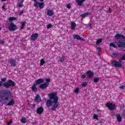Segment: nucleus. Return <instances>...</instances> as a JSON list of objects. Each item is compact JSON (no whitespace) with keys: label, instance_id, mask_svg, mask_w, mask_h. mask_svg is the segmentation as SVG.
Instances as JSON below:
<instances>
[{"label":"nucleus","instance_id":"nucleus-1","mask_svg":"<svg viewBox=\"0 0 125 125\" xmlns=\"http://www.w3.org/2000/svg\"><path fill=\"white\" fill-rule=\"evenodd\" d=\"M57 93L56 92L55 93H51L50 94H49L48 96L49 97L50 99H53V103L54 104L52 107V111H56V109L58 108L59 104H57L58 102V97L56 96Z\"/></svg>","mask_w":125,"mask_h":125},{"label":"nucleus","instance_id":"nucleus-2","mask_svg":"<svg viewBox=\"0 0 125 125\" xmlns=\"http://www.w3.org/2000/svg\"><path fill=\"white\" fill-rule=\"evenodd\" d=\"M11 96V92L9 90H3V91L0 93V101L2 102L5 100H8L9 97Z\"/></svg>","mask_w":125,"mask_h":125},{"label":"nucleus","instance_id":"nucleus-3","mask_svg":"<svg viewBox=\"0 0 125 125\" xmlns=\"http://www.w3.org/2000/svg\"><path fill=\"white\" fill-rule=\"evenodd\" d=\"M3 86L6 88L13 87L14 86H15V82H13L12 80H9L7 83H4Z\"/></svg>","mask_w":125,"mask_h":125},{"label":"nucleus","instance_id":"nucleus-4","mask_svg":"<svg viewBox=\"0 0 125 125\" xmlns=\"http://www.w3.org/2000/svg\"><path fill=\"white\" fill-rule=\"evenodd\" d=\"M116 44L120 48H125V41L119 40L117 42Z\"/></svg>","mask_w":125,"mask_h":125},{"label":"nucleus","instance_id":"nucleus-5","mask_svg":"<svg viewBox=\"0 0 125 125\" xmlns=\"http://www.w3.org/2000/svg\"><path fill=\"white\" fill-rule=\"evenodd\" d=\"M17 28V26H16V25L14 24L13 23H10L9 26V29L11 32L16 31Z\"/></svg>","mask_w":125,"mask_h":125},{"label":"nucleus","instance_id":"nucleus-6","mask_svg":"<svg viewBox=\"0 0 125 125\" xmlns=\"http://www.w3.org/2000/svg\"><path fill=\"white\" fill-rule=\"evenodd\" d=\"M106 106L109 109V110H110L111 111H113V110L115 109V107H116V105L112 103H106Z\"/></svg>","mask_w":125,"mask_h":125},{"label":"nucleus","instance_id":"nucleus-7","mask_svg":"<svg viewBox=\"0 0 125 125\" xmlns=\"http://www.w3.org/2000/svg\"><path fill=\"white\" fill-rule=\"evenodd\" d=\"M43 111L44 109L42 107V106H41L40 107H38L36 110V112L38 115H42L43 113Z\"/></svg>","mask_w":125,"mask_h":125},{"label":"nucleus","instance_id":"nucleus-8","mask_svg":"<svg viewBox=\"0 0 125 125\" xmlns=\"http://www.w3.org/2000/svg\"><path fill=\"white\" fill-rule=\"evenodd\" d=\"M112 64L113 66H114V67H117L118 68H121V67L123 66V64H122V63H119V62L117 61H114L112 62Z\"/></svg>","mask_w":125,"mask_h":125},{"label":"nucleus","instance_id":"nucleus-9","mask_svg":"<svg viewBox=\"0 0 125 125\" xmlns=\"http://www.w3.org/2000/svg\"><path fill=\"white\" fill-rule=\"evenodd\" d=\"M49 85V84L48 83H44L41 84L40 85V88H41V89H45V88L48 87Z\"/></svg>","mask_w":125,"mask_h":125},{"label":"nucleus","instance_id":"nucleus-10","mask_svg":"<svg viewBox=\"0 0 125 125\" xmlns=\"http://www.w3.org/2000/svg\"><path fill=\"white\" fill-rule=\"evenodd\" d=\"M9 62H10L11 67L16 66V64H17V62L15 60L10 59L9 60Z\"/></svg>","mask_w":125,"mask_h":125},{"label":"nucleus","instance_id":"nucleus-11","mask_svg":"<svg viewBox=\"0 0 125 125\" xmlns=\"http://www.w3.org/2000/svg\"><path fill=\"white\" fill-rule=\"evenodd\" d=\"M38 37H39V34L38 33H35L32 34L30 38L31 41H36V40L38 39Z\"/></svg>","mask_w":125,"mask_h":125},{"label":"nucleus","instance_id":"nucleus-12","mask_svg":"<svg viewBox=\"0 0 125 125\" xmlns=\"http://www.w3.org/2000/svg\"><path fill=\"white\" fill-rule=\"evenodd\" d=\"M34 100L35 102L37 103H40V102H42V98H41V96L39 95H37L35 97Z\"/></svg>","mask_w":125,"mask_h":125},{"label":"nucleus","instance_id":"nucleus-13","mask_svg":"<svg viewBox=\"0 0 125 125\" xmlns=\"http://www.w3.org/2000/svg\"><path fill=\"white\" fill-rule=\"evenodd\" d=\"M14 104H15V101L13 99H11L6 105V106H13Z\"/></svg>","mask_w":125,"mask_h":125},{"label":"nucleus","instance_id":"nucleus-14","mask_svg":"<svg viewBox=\"0 0 125 125\" xmlns=\"http://www.w3.org/2000/svg\"><path fill=\"white\" fill-rule=\"evenodd\" d=\"M52 99H49L46 102V105L47 107H50L53 104V102L52 101Z\"/></svg>","mask_w":125,"mask_h":125},{"label":"nucleus","instance_id":"nucleus-15","mask_svg":"<svg viewBox=\"0 0 125 125\" xmlns=\"http://www.w3.org/2000/svg\"><path fill=\"white\" fill-rule=\"evenodd\" d=\"M94 73L91 70H89L87 72V76L89 79H91L93 77Z\"/></svg>","mask_w":125,"mask_h":125},{"label":"nucleus","instance_id":"nucleus-16","mask_svg":"<svg viewBox=\"0 0 125 125\" xmlns=\"http://www.w3.org/2000/svg\"><path fill=\"white\" fill-rule=\"evenodd\" d=\"M92 13L91 12H86L84 14H82L81 15V17H82V18H84L85 17H87L88 16H90L92 15Z\"/></svg>","mask_w":125,"mask_h":125},{"label":"nucleus","instance_id":"nucleus-17","mask_svg":"<svg viewBox=\"0 0 125 125\" xmlns=\"http://www.w3.org/2000/svg\"><path fill=\"white\" fill-rule=\"evenodd\" d=\"M115 39H117V40L119 39H125V36L120 34H117L115 36Z\"/></svg>","mask_w":125,"mask_h":125},{"label":"nucleus","instance_id":"nucleus-18","mask_svg":"<svg viewBox=\"0 0 125 125\" xmlns=\"http://www.w3.org/2000/svg\"><path fill=\"white\" fill-rule=\"evenodd\" d=\"M73 37L76 40H78V41H85L84 39H83V38L81 37V36L78 34L74 35Z\"/></svg>","mask_w":125,"mask_h":125},{"label":"nucleus","instance_id":"nucleus-19","mask_svg":"<svg viewBox=\"0 0 125 125\" xmlns=\"http://www.w3.org/2000/svg\"><path fill=\"white\" fill-rule=\"evenodd\" d=\"M84 1H85V0H76V2L78 3L79 6H82V5H83V2H84Z\"/></svg>","mask_w":125,"mask_h":125},{"label":"nucleus","instance_id":"nucleus-20","mask_svg":"<svg viewBox=\"0 0 125 125\" xmlns=\"http://www.w3.org/2000/svg\"><path fill=\"white\" fill-rule=\"evenodd\" d=\"M43 83V79L42 78H40L35 81V83L37 84H41V83Z\"/></svg>","mask_w":125,"mask_h":125},{"label":"nucleus","instance_id":"nucleus-21","mask_svg":"<svg viewBox=\"0 0 125 125\" xmlns=\"http://www.w3.org/2000/svg\"><path fill=\"white\" fill-rule=\"evenodd\" d=\"M34 1V7H36V8H39L40 6V2L38 1L37 0H33Z\"/></svg>","mask_w":125,"mask_h":125},{"label":"nucleus","instance_id":"nucleus-22","mask_svg":"<svg viewBox=\"0 0 125 125\" xmlns=\"http://www.w3.org/2000/svg\"><path fill=\"white\" fill-rule=\"evenodd\" d=\"M71 29L72 30H74V29H75L76 28V27L77 26V24H76V22H72L71 23Z\"/></svg>","mask_w":125,"mask_h":125},{"label":"nucleus","instance_id":"nucleus-23","mask_svg":"<svg viewBox=\"0 0 125 125\" xmlns=\"http://www.w3.org/2000/svg\"><path fill=\"white\" fill-rule=\"evenodd\" d=\"M31 89L32 91L36 92L37 91V85H36V84H33L31 87Z\"/></svg>","mask_w":125,"mask_h":125},{"label":"nucleus","instance_id":"nucleus-24","mask_svg":"<svg viewBox=\"0 0 125 125\" xmlns=\"http://www.w3.org/2000/svg\"><path fill=\"white\" fill-rule=\"evenodd\" d=\"M54 14V13H53V11H52V10H49L47 11V15L48 16H52Z\"/></svg>","mask_w":125,"mask_h":125},{"label":"nucleus","instance_id":"nucleus-25","mask_svg":"<svg viewBox=\"0 0 125 125\" xmlns=\"http://www.w3.org/2000/svg\"><path fill=\"white\" fill-rule=\"evenodd\" d=\"M119 55V53H117V52L113 53H112V58H117V57H118Z\"/></svg>","mask_w":125,"mask_h":125},{"label":"nucleus","instance_id":"nucleus-26","mask_svg":"<svg viewBox=\"0 0 125 125\" xmlns=\"http://www.w3.org/2000/svg\"><path fill=\"white\" fill-rule=\"evenodd\" d=\"M117 120L118 122H122V116L120 114H117L116 116Z\"/></svg>","mask_w":125,"mask_h":125},{"label":"nucleus","instance_id":"nucleus-27","mask_svg":"<svg viewBox=\"0 0 125 125\" xmlns=\"http://www.w3.org/2000/svg\"><path fill=\"white\" fill-rule=\"evenodd\" d=\"M44 7V2H40L39 3V8L41 9H42Z\"/></svg>","mask_w":125,"mask_h":125},{"label":"nucleus","instance_id":"nucleus-28","mask_svg":"<svg viewBox=\"0 0 125 125\" xmlns=\"http://www.w3.org/2000/svg\"><path fill=\"white\" fill-rule=\"evenodd\" d=\"M125 61V54L123 55L122 58L119 59V61L120 62H122V61Z\"/></svg>","mask_w":125,"mask_h":125},{"label":"nucleus","instance_id":"nucleus-29","mask_svg":"<svg viewBox=\"0 0 125 125\" xmlns=\"http://www.w3.org/2000/svg\"><path fill=\"white\" fill-rule=\"evenodd\" d=\"M65 56H62V57H61L60 59V62H61V63H63V62H65Z\"/></svg>","mask_w":125,"mask_h":125},{"label":"nucleus","instance_id":"nucleus-30","mask_svg":"<svg viewBox=\"0 0 125 125\" xmlns=\"http://www.w3.org/2000/svg\"><path fill=\"white\" fill-rule=\"evenodd\" d=\"M24 27H26V21H24L22 23L21 26V30H23Z\"/></svg>","mask_w":125,"mask_h":125},{"label":"nucleus","instance_id":"nucleus-31","mask_svg":"<svg viewBox=\"0 0 125 125\" xmlns=\"http://www.w3.org/2000/svg\"><path fill=\"white\" fill-rule=\"evenodd\" d=\"M21 123H22V124H26V122H27V120L26 119V118L23 117L21 119Z\"/></svg>","mask_w":125,"mask_h":125},{"label":"nucleus","instance_id":"nucleus-32","mask_svg":"<svg viewBox=\"0 0 125 125\" xmlns=\"http://www.w3.org/2000/svg\"><path fill=\"white\" fill-rule=\"evenodd\" d=\"M45 63V61H44V60L43 59H42L40 61V65L41 66H43V64Z\"/></svg>","mask_w":125,"mask_h":125},{"label":"nucleus","instance_id":"nucleus-33","mask_svg":"<svg viewBox=\"0 0 125 125\" xmlns=\"http://www.w3.org/2000/svg\"><path fill=\"white\" fill-rule=\"evenodd\" d=\"M109 46L112 47H114V48H118V46L117 45H115V44L113 42H111L109 44Z\"/></svg>","mask_w":125,"mask_h":125},{"label":"nucleus","instance_id":"nucleus-34","mask_svg":"<svg viewBox=\"0 0 125 125\" xmlns=\"http://www.w3.org/2000/svg\"><path fill=\"white\" fill-rule=\"evenodd\" d=\"M101 42H102V39L98 40L96 42V44H99V43H101Z\"/></svg>","mask_w":125,"mask_h":125},{"label":"nucleus","instance_id":"nucleus-35","mask_svg":"<svg viewBox=\"0 0 125 125\" xmlns=\"http://www.w3.org/2000/svg\"><path fill=\"white\" fill-rule=\"evenodd\" d=\"M74 92L75 93H79V92H80V88H76L75 90H74Z\"/></svg>","mask_w":125,"mask_h":125},{"label":"nucleus","instance_id":"nucleus-36","mask_svg":"<svg viewBox=\"0 0 125 125\" xmlns=\"http://www.w3.org/2000/svg\"><path fill=\"white\" fill-rule=\"evenodd\" d=\"M98 82H99V78H95L94 79V83H98Z\"/></svg>","mask_w":125,"mask_h":125},{"label":"nucleus","instance_id":"nucleus-37","mask_svg":"<svg viewBox=\"0 0 125 125\" xmlns=\"http://www.w3.org/2000/svg\"><path fill=\"white\" fill-rule=\"evenodd\" d=\"M71 6H72V4L71 3H69L67 5L66 7L68 9H70L71 8Z\"/></svg>","mask_w":125,"mask_h":125},{"label":"nucleus","instance_id":"nucleus-38","mask_svg":"<svg viewBox=\"0 0 125 125\" xmlns=\"http://www.w3.org/2000/svg\"><path fill=\"white\" fill-rule=\"evenodd\" d=\"M93 119L94 120H98V115H97V114H94L93 116Z\"/></svg>","mask_w":125,"mask_h":125},{"label":"nucleus","instance_id":"nucleus-39","mask_svg":"<svg viewBox=\"0 0 125 125\" xmlns=\"http://www.w3.org/2000/svg\"><path fill=\"white\" fill-rule=\"evenodd\" d=\"M16 19L15 17H11L9 19V21H13L14 20H15Z\"/></svg>","mask_w":125,"mask_h":125},{"label":"nucleus","instance_id":"nucleus-40","mask_svg":"<svg viewBox=\"0 0 125 125\" xmlns=\"http://www.w3.org/2000/svg\"><path fill=\"white\" fill-rule=\"evenodd\" d=\"M52 25L51 24H49L47 25V29H50V28H52Z\"/></svg>","mask_w":125,"mask_h":125},{"label":"nucleus","instance_id":"nucleus-41","mask_svg":"<svg viewBox=\"0 0 125 125\" xmlns=\"http://www.w3.org/2000/svg\"><path fill=\"white\" fill-rule=\"evenodd\" d=\"M87 85V83L84 82L82 83V86L85 87Z\"/></svg>","mask_w":125,"mask_h":125},{"label":"nucleus","instance_id":"nucleus-42","mask_svg":"<svg viewBox=\"0 0 125 125\" xmlns=\"http://www.w3.org/2000/svg\"><path fill=\"white\" fill-rule=\"evenodd\" d=\"M24 6V5H23V2H21V4H19V7L21 8V7H23Z\"/></svg>","mask_w":125,"mask_h":125},{"label":"nucleus","instance_id":"nucleus-43","mask_svg":"<svg viewBox=\"0 0 125 125\" xmlns=\"http://www.w3.org/2000/svg\"><path fill=\"white\" fill-rule=\"evenodd\" d=\"M1 82H3V83H5V82H6V78H2L1 79Z\"/></svg>","mask_w":125,"mask_h":125},{"label":"nucleus","instance_id":"nucleus-44","mask_svg":"<svg viewBox=\"0 0 125 125\" xmlns=\"http://www.w3.org/2000/svg\"><path fill=\"white\" fill-rule=\"evenodd\" d=\"M120 89H125V85H122L120 86Z\"/></svg>","mask_w":125,"mask_h":125},{"label":"nucleus","instance_id":"nucleus-45","mask_svg":"<svg viewBox=\"0 0 125 125\" xmlns=\"http://www.w3.org/2000/svg\"><path fill=\"white\" fill-rule=\"evenodd\" d=\"M86 76L85 75H83L81 76V77L82 79H85Z\"/></svg>","mask_w":125,"mask_h":125},{"label":"nucleus","instance_id":"nucleus-46","mask_svg":"<svg viewBox=\"0 0 125 125\" xmlns=\"http://www.w3.org/2000/svg\"><path fill=\"white\" fill-rule=\"evenodd\" d=\"M0 43H1V44H4V41L0 40Z\"/></svg>","mask_w":125,"mask_h":125},{"label":"nucleus","instance_id":"nucleus-47","mask_svg":"<svg viewBox=\"0 0 125 125\" xmlns=\"http://www.w3.org/2000/svg\"><path fill=\"white\" fill-rule=\"evenodd\" d=\"M46 82L47 83H50V79H46Z\"/></svg>","mask_w":125,"mask_h":125},{"label":"nucleus","instance_id":"nucleus-48","mask_svg":"<svg viewBox=\"0 0 125 125\" xmlns=\"http://www.w3.org/2000/svg\"><path fill=\"white\" fill-rule=\"evenodd\" d=\"M24 13V11H21L19 13V15L21 16V15H23V14Z\"/></svg>","mask_w":125,"mask_h":125},{"label":"nucleus","instance_id":"nucleus-49","mask_svg":"<svg viewBox=\"0 0 125 125\" xmlns=\"http://www.w3.org/2000/svg\"><path fill=\"white\" fill-rule=\"evenodd\" d=\"M11 124H12V121L8 122L7 125H11Z\"/></svg>","mask_w":125,"mask_h":125},{"label":"nucleus","instance_id":"nucleus-50","mask_svg":"<svg viewBox=\"0 0 125 125\" xmlns=\"http://www.w3.org/2000/svg\"><path fill=\"white\" fill-rule=\"evenodd\" d=\"M108 10L109 12L112 13V9H111V8H108Z\"/></svg>","mask_w":125,"mask_h":125},{"label":"nucleus","instance_id":"nucleus-51","mask_svg":"<svg viewBox=\"0 0 125 125\" xmlns=\"http://www.w3.org/2000/svg\"><path fill=\"white\" fill-rule=\"evenodd\" d=\"M97 49H98V50L99 51H101V48H100V47H97Z\"/></svg>","mask_w":125,"mask_h":125},{"label":"nucleus","instance_id":"nucleus-52","mask_svg":"<svg viewBox=\"0 0 125 125\" xmlns=\"http://www.w3.org/2000/svg\"><path fill=\"white\" fill-rule=\"evenodd\" d=\"M2 9H3V10H4V9H5V6L3 5V6H2Z\"/></svg>","mask_w":125,"mask_h":125},{"label":"nucleus","instance_id":"nucleus-53","mask_svg":"<svg viewBox=\"0 0 125 125\" xmlns=\"http://www.w3.org/2000/svg\"><path fill=\"white\" fill-rule=\"evenodd\" d=\"M32 107H33L34 108L36 107V104H32Z\"/></svg>","mask_w":125,"mask_h":125},{"label":"nucleus","instance_id":"nucleus-54","mask_svg":"<svg viewBox=\"0 0 125 125\" xmlns=\"http://www.w3.org/2000/svg\"><path fill=\"white\" fill-rule=\"evenodd\" d=\"M2 82L0 81V87L1 86V85H2Z\"/></svg>","mask_w":125,"mask_h":125},{"label":"nucleus","instance_id":"nucleus-55","mask_svg":"<svg viewBox=\"0 0 125 125\" xmlns=\"http://www.w3.org/2000/svg\"><path fill=\"white\" fill-rule=\"evenodd\" d=\"M97 112L98 113H99V112H102V111H101V110L99 109V110H97Z\"/></svg>","mask_w":125,"mask_h":125},{"label":"nucleus","instance_id":"nucleus-56","mask_svg":"<svg viewBox=\"0 0 125 125\" xmlns=\"http://www.w3.org/2000/svg\"><path fill=\"white\" fill-rule=\"evenodd\" d=\"M104 8V7H101V10H102Z\"/></svg>","mask_w":125,"mask_h":125},{"label":"nucleus","instance_id":"nucleus-57","mask_svg":"<svg viewBox=\"0 0 125 125\" xmlns=\"http://www.w3.org/2000/svg\"><path fill=\"white\" fill-rule=\"evenodd\" d=\"M43 0H40V1H41V2H42V1H43Z\"/></svg>","mask_w":125,"mask_h":125},{"label":"nucleus","instance_id":"nucleus-58","mask_svg":"<svg viewBox=\"0 0 125 125\" xmlns=\"http://www.w3.org/2000/svg\"><path fill=\"white\" fill-rule=\"evenodd\" d=\"M123 115L124 116V117H125V113H123Z\"/></svg>","mask_w":125,"mask_h":125},{"label":"nucleus","instance_id":"nucleus-59","mask_svg":"<svg viewBox=\"0 0 125 125\" xmlns=\"http://www.w3.org/2000/svg\"><path fill=\"white\" fill-rule=\"evenodd\" d=\"M6 0H1L2 1H5Z\"/></svg>","mask_w":125,"mask_h":125},{"label":"nucleus","instance_id":"nucleus-60","mask_svg":"<svg viewBox=\"0 0 125 125\" xmlns=\"http://www.w3.org/2000/svg\"><path fill=\"white\" fill-rule=\"evenodd\" d=\"M0 30H1V27H0Z\"/></svg>","mask_w":125,"mask_h":125}]
</instances>
